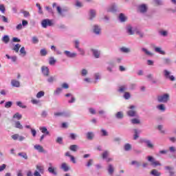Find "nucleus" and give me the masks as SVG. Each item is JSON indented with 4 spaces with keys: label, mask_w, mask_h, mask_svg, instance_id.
Here are the masks:
<instances>
[{
    "label": "nucleus",
    "mask_w": 176,
    "mask_h": 176,
    "mask_svg": "<svg viewBox=\"0 0 176 176\" xmlns=\"http://www.w3.org/2000/svg\"><path fill=\"white\" fill-rule=\"evenodd\" d=\"M97 14V11L94 9L89 10V20H93V19H95L96 16Z\"/></svg>",
    "instance_id": "obj_12"
},
{
    "label": "nucleus",
    "mask_w": 176,
    "mask_h": 176,
    "mask_svg": "<svg viewBox=\"0 0 176 176\" xmlns=\"http://www.w3.org/2000/svg\"><path fill=\"white\" fill-rule=\"evenodd\" d=\"M157 109L158 111H161V112H165L166 111V105L164 104H160L157 106Z\"/></svg>",
    "instance_id": "obj_21"
},
{
    "label": "nucleus",
    "mask_w": 176,
    "mask_h": 176,
    "mask_svg": "<svg viewBox=\"0 0 176 176\" xmlns=\"http://www.w3.org/2000/svg\"><path fill=\"white\" fill-rule=\"evenodd\" d=\"M69 137H70L71 140H76L78 135H76V133H71L69 134Z\"/></svg>",
    "instance_id": "obj_50"
},
{
    "label": "nucleus",
    "mask_w": 176,
    "mask_h": 176,
    "mask_svg": "<svg viewBox=\"0 0 176 176\" xmlns=\"http://www.w3.org/2000/svg\"><path fill=\"white\" fill-rule=\"evenodd\" d=\"M64 54L69 58H75V57L78 56V54H76V52H71L67 50L64 51Z\"/></svg>",
    "instance_id": "obj_8"
},
{
    "label": "nucleus",
    "mask_w": 176,
    "mask_h": 176,
    "mask_svg": "<svg viewBox=\"0 0 176 176\" xmlns=\"http://www.w3.org/2000/svg\"><path fill=\"white\" fill-rule=\"evenodd\" d=\"M163 61L164 63L166 64V65L171 64V59H170V58H164Z\"/></svg>",
    "instance_id": "obj_42"
},
{
    "label": "nucleus",
    "mask_w": 176,
    "mask_h": 176,
    "mask_svg": "<svg viewBox=\"0 0 176 176\" xmlns=\"http://www.w3.org/2000/svg\"><path fill=\"white\" fill-rule=\"evenodd\" d=\"M36 168L39 173H43V166H41V165H37Z\"/></svg>",
    "instance_id": "obj_62"
},
{
    "label": "nucleus",
    "mask_w": 176,
    "mask_h": 176,
    "mask_svg": "<svg viewBox=\"0 0 176 176\" xmlns=\"http://www.w3.org/2000/svg\"><path fill=\"white\" fill-rule=\"evenodd\" d=\"M124 149L126 152H129V151H131V144L126 143L124 146Z\"/></svg>",
    "instance_id": "obj_35"
},
{
    "label": "nucleus",
    "mask_w": 176,
    "mask_h": 176,
    "mask_svg": "<svg viewBox=\"0 0 176 176\" xmlns=\"http://www.w3.org/2000/svg\"><path fill=\"white\" fill-rule=\"evenodd\" d=\"M157 129L162 134H166V131L163 129V125H158Z\"/></svg>",
    "instance_id": "obj_46"
},
{
    "label": "nucleus",
    "mask_w": 176,
    "mask_h": 176,
    "mask_svg": "<svg viewBox=\"0 0 176 176\" xmlns=\"http://www.w3.org/2000/svg\"><path fill=\"white\" fill-rule=\"evenodd\" d=\"M120 52L122 53H130L131 52V50L130 48L126 47H122L120 48Z\"/></svg>",
    "instance_id": "obj_28"
},
{
    "label": "nucleus",
    "mask_w": 176,
    "mask_h": 176,
    "mask_svg": "<svg viewBox=\"0 0 176 176\" xmlns=\"http://www.w3.org/2000/svg\"><path fill=\"white\" fill-rule=\"evenodd\" d=\"M169 151L170 152V153H175L176 148L174 147V146H170L169 147Z\"/></svg>",
    "instance_id": "obj_61"
},
{
    "label": "nucleus",
    "mask_w": 176,
    "mask_h": 176,
    "mask_svg": "<svg viewBox=\"0 0 176 176\" xmlns=\"http://www.w3.org/2000/svg\"><path fill=\"white\" fill-rule=\"evenodd\" d=\"M142 52H144L146 56H153V54L151 52H149L146 48L143 47L142 48Z\"/></svg>",
    "instance_id": "obj_37"
},
{
    "label": "nucleus",
    "mask_w": 176,
    "mask_h": 176,
    "mask_svg": "<svg viewBox=\"0 0 176 176\" xmlns=\"http://www.w3.org/2000/svg\"><path fill=\"white\" fill-rule=\"evenodd\" d=\"M126 30L129 35H134V30H133V26H131V25H128L126 27Z\"/></svg>",
    "instance_id": "obj_14"
},
{
    "label": "nucleus",
    "mask_w": 176,
    "mask_h": 176,
    "mask_svg": "<svg viewBox=\"0 0 176 176\" xmlns=\"http://www.w3.org/2000/svg\"><path fill=\"white\" fill-rule=\"evenodd\" d=\"M77 50H78V52L80 53V54L81 56H85V50L84 49L78 48Z\"/></svg>",
    "instance_id": "obj_60"
},
{
    "label": "nucleus",
    "mask_w": 176,
    "mask_h": 176,
    "mask_svg": "<svg viewBox=\"0 0 176 176\" xmlns=\"http://www.w3.org/2000/svg\"><path fill=\"white\" fill-rule=\"evenodd\" d=\"M71 116V112L69 111H62L63 118H69Z\"/></svg>",
    "instance_id": "obj_38"
},
{
    "label": "nucleus",
    "mask_w": 176,
    "mask_h": 176,
    "mask_svg": "<svg viewBox=\"0 0 176 176\" xmlns=\"http://www.w3.org/2000/svg\"><path fill=\"white\" fill-rule=\"evenodd\" d=\"M50 167L48 168V172L50 174H52L53 175H57V171H56V168H53L52 164H49Z\"/></svg>",
    "instance_id": "obj_15"
},
{
    "label": "nucleus",
    "mask_w": 176,
    "mask_h": 176,
    "mask_svg": "<svg viewBox=\"0 0 176 176\" xmlns=\"http://www.w3.org/2000/svg\"><path fill=\"white\" fill-rule=\"evenodd\" d=\"M50 74V70L49 69V67H45V76H49Z\"/></svg>",
    "instance_id": "obj_55"
},
{
    "label": "nucleus",
    "mask_w": 176,
    "mask_h": 176,
    "mask_svg": "<svg viewBox=\"0 0 176 176\" xmlns=\"http://www.w3.org/2000/svg\"><path fill=\"white\" fill-rule=\"evenodd\" d=\"M16 129H19V130H23V125L20 123V121H16L14 123Z\"/></svg>",
    "instance_id": "obj_33"
},
{
    "label": "nucleus",
    "mask_w": 176,
    "mask_h": 176,
    "mask_svg": "<svg viewBox=\"0 0 176 176\" xmlns=\"http://www.w3.org/2000/svg\"><path fill=\"white\" fill-rule=\"evenodd\" d=\"M87 140H93L94 138V133L93 132H87Z\"/></svg>",
    "instance_id": "obj_36"
},
{
    "label": "nucleus",
    "mask_w": 176,
    "mask_h": 176,
    "mask_svg": "<svg viewBox=\"0 0 176 176\" xmlns=\"http://www.w3.org/2000/svg\"><path fill=\"white\" fill-rule=\"evenodd\" d=\"M157 100L158 102H162L164 104H166L170 100V94H164L161 96H158Z\"/></svg>",
    "instance_id": "obj_1"
},
{
    "label": "nucleus",
    "mask_w": 176,
    "mask_h": 176,
    "mask_svg": "<svg viewBox=\"0 0 176 176\" xmlns=\"http://www.w3.org/2000/svg\"><path fill=\"white\" fill-rule=\"evenodd\" d=\"M92 30L95 35H100L101 34V26L98 25H94L92 27Z\"/></svg>",
    "instance_id": "obj_5"
},
{
    "label": "nucleus",
    "mask_w": 176,
    "mask_h": 176,
    "mask_svg": "<svg viewBox=\"0 0 176 176\" xmlns=\"http://www.w3.org/2000/svg\"><path fill=\"white\" fill-rule=\"evenodd\" d=\"M44 96L45 92L43 91H41L36 94V98H41V97H43Z\"/></svg>",
    "instance_id": "obj_49"
},
{
    "label": "nucleus",
    "mask_w": 176,
    "mask_h": 176,
    "mask_svg": "<svg viewBox=\"0 0 176 176\" xmlns=\"http://www.w3.org/2000/svg\"><path fill=\"white\" fill-rule=\"evenodd\" d=\"M101 133H102V137H107L108 132L105 129H101Z\"/></svg>",
    "instance_id": "obj_57"
},
{
    "label": "nucleus",
    "mask_w": 176,
    "mask_h": 176,
    "mask_svg": "<svg viewBox=\"0 0 176 176\" xmlns=\"http://www.w3.org/2000/svg\"><path fill=\"white\" fill-rule=\"evenodd\" d=\"M91 52L93 53L95 58H100V51L95 49H91Z\"/></svg>",
    "instance_id": "obj_17"
},
{
    "label": "nucleus",
    "mask_w": 176,
    "mask_h": 176,
    "mask_svg": "<svg viewBox=\"0 0 176 176\" xmlns=\"http://www.w3.org/2000/svg\"><path fill=\"white\" fill-rule=\"evenodd\" d=\"M113 64L111 63L107 67V70L109 72H113Z\"/></svg>",
    "instance_id": "obj_48"
},
{
    "label": "nucleus",
    "mask_w": 176,
    "mask_h": 176,
    "mask_svg": "<svg viewBox=\"0 0 176 176\" xmlns=\"http://www.w3.org/2000/svg\"><path fill=\"white\" fill-rule=\"evenodd\" d=\"M160 34L162 36H167L168 35V32L167 30H161Z\"/></svg>",
    "instance_id": "obj_45"
},
{
    "label": "nucleus",
    "mask_w": 176,
    "mask_h": 176,
    "mask_svg": "<svg viewBox=\"0 0 176 176\" xmlns=\"http://www.w3.org/2000/svg\"><path fill=\"white\" fill-rule=\"evenodd\" d=\"M16 105H17L18 107H19L20 108H23V109L27 108V106L23 105V102H20V101L16 102Z\"/></svg>",
    "instance_id": "obj_52"
},
{
    "label": "nucleus",
    "mask_w": 176,
    "mask_h": 176,
    "mask_svg": "<svg viewBox=\"0 0 176 176\" xmlns=\"http://www.w3.org/2000/svg\"><path fill=\"white\" fill-rule=\"evenodd\" d=\"M12 118L13 119H16L17 120H20L23 118V116L20 114V113H16L15 114H14Z\"/></svg>",
    "instance_id": "obj_34"
},
{
    "label": "nucleus",
    "mask_w": 176,
    "mask_h": 176,
    "mask_svg": "<svg viewBox=\"0 0 176 176\" xmlns=\"http://www.w3.org/2000/svg\"><path fill=\"white\" fill-rule=\"evenodd\" d=\"M127 90V85H121L118 87V91L119 93H124Z\"/></svg>",
    "instance_id": "obj_23"
},
{
    "label": "nucleus",
    "mask_w": 176,
    "mask_h": 176,
    "mask_svg": "<svg viewBox=\"0 0 176 176\" xmlns=\"http://www.w3.org/2000/svg\"><path fill=\"white\" fill-rule=\"evenodd\" d=\"M47 82H48V83H53V82H54V76H50L47 79Z\"/></svg>",
    "instance_id": "obj_59"
},
{
    "label": "nucleus",
    "mask_w": 176,
    "mask_h": 176,
    "mask_svg": "<svg viewBox=\"0 0 176 176\" xmlns=\"http://www.w3.org/2000/svg\"><path fill=\"white\" fill-rule=\"evenodd\" d=\"M34 149H36V151H38L40 153L43 152V146H42L39 144L34 145Z\"/></svg>",
    "instance_id": "obj_31"
},
{
    "label": "nucleus",
    "mask_w": 176,
    "mask_h": 176,
    "mask_svg": "<svg viewBox=\"0 0 176 176\" xmlns=\"http://www.w3.org/2000/svg\"><path fill=\"white\" fill-rule=\"evenodd\" d=\"M63 92V88L61 87H58L56 89V90L54 91V96H60L61 93Z\"/></svg>",
    "instance_id": "obj_27"
},
{
    "label": "nucleus",
    "mask_w": 176,
    "mask_h": 176,
    "mask_svg": "<svg viewBox=\"0 0 176 176\" xmlns=\"http://www.w3.org/2000/svg\"><path fill=\"white\" fill-rule=\"evenodd\" d=\"M80 42H79V40H76L74 41V47L76 49H80V47H79V45H80Z\"/></svg>",
    "instance_id": "obj_53"
},
{
    "label": "nucleus",
    "mask_w": 176,
    "mask_h": 176,
    "mask_svg": "<svg viewBox=\"0 0 176 176\" xmlns=\"http://www.w3.org/2000/svg\"><path fill=\"white\" fill-rule=\"evenodd\" d=\"M151 175H153V176H161L162 175V173L159 172L156 169H153L151 171Z\"/></svg>",
    "instance_id": "obj_26"
},
{
    "label": "nucleus",
    "mask_w": 176,
    "mask_h": 176,
    "mask_svg": "<svg viewBox=\"0 0 176 176\" xmlns=\"http://www.w3.org/2000/svg\"><path fill=\"white\" fill-rule=\"evenodd\" d=\"M136 34H137V35H139L140 38H142L144 36V32H141L140 30H137L136 31Z\"/></svg>",
    "instance_id": "obj_58"
},
{
    "label": "nucleus",
    "mask_w": 176,
    "mask_h": 176,
    "mask_svg": "<svg viewBox=\"0 0 176 176\" xmlns=\"http://www.w3.org/2000/svg\"><path fill=\"white\" fill-rule=\"evenodd\" d=\"M165 170L166 171H168L169 173V176H175V171H174V167L170 166H166L164 167Z\"/></svg>",
    "instance_id": "obj_10"
},
{
    "label": "nucleus",
    "mask_w": 176,
    "mask_h": 176,
    "mask_svg": "<svg viewBox=\"0 0 176 176\" xmlns=\"http://www.w3.org/2000/svg\"><path fill=\"white\" fill-rule=\"evenodd\" d=\"M18 156H21L23 159H25V160H27V159H28V156L27 155V153H19Z\"/></svg>",
    "instance_id": "obj_44"
},
{
    "label": "nucleus",
    "mask_w": 176,
    "mask_h": 176,
    "mask_svg": "<svg viewBox=\"0 0 176 176\" xmlns=\"http://www.w3.org/2000/svg\"><path fill=\"white\" fill-rule=\"evenodd\" d=\"M107 156H109V151H104L102 154V159H107Z\"/></svg>",
    "instance_id": "obj_43"
},
{
    "label": "nucleus",
    "mask_w": 176,
    "mask_h": 176,
    "mask_svg": "<svg viewBox=\"0 0 176 176\" xmlns=\"http://www.w3.org/2000/svg\"><path fill=\"white\" fill-rule=\"evenodd\" d=\"M144 143L146 144V146L150 149H153V144L151 140H144Z\"/></svg>",
    "instance_id": "obj_19"
},
{
    "label": "nucleus",
    "mask_w": 176,
    "mask_h": 176,
    "mask_svg": "<svg viewBox=\"0 0 176 176\" xmlns=\"http://www.w3.org/2000/svg\"><path fill=\"white\" fill-rule=\"evenodd\" d=\"M118 20L120 23H126L127 21V16L123 13H120L118 16Z\"/></svg>",
    "instance_id": "obj_13"
},
{
    "label": "nucleus",
    "mask_w": 176,
    "mask_h": 176,
    "mask_svg": "<svg viewBox=\"0 0 176 176\" xmlns=\"http://www.w3.org/2000/svg\"><path fill=\"white\" fill-rule=\"evenodd\" d=\"M75 6H76L77 8H83V4L82 3V2L77 0L76 1Z\"/></svg>",
    "instance_id": "obj_54"
},
{
    "label": "nucleus",
    "mask_w": 176,
    "mask_h": 176,
    "mask_svg": "<svg viewBox=\"0 0 176 176\" xmlns=\"http://www.w3.org/2000/svg\"><path fill=\"white\" fill-rule=\"evenodd\" d=\"M138 9L140 13H146L148 12V6L146 4H141L138 6Z\"/></svg>",
    "instance_id": "obj_7"
},
{
    "label": "nucleus",
    "mask_w": 176,
    "mask_h": 176,
    "mask_svg": "<svg viewBox=\"0 0 176 176\" xmlns=\"http://www.w3.org/2000/svg\"><path fill=\"white\" fill-rule=\"evenodd\" d=\"M54 25V21L49 19H45V28L46 27H53Z\"/></svg>",
    "instance_id": "obj_11"
},
{
    "label": "nucleus",
    "mask_w": 176,
    "mask_h": 176,
    "mask_svg": "<svg viewBox=\"0 0 176 176\" xmlns=\"http://www.w3.org/2000/svg\"><path fill=\"white\" fill-rule=\"evenodd\" d=\"M131 123L132 124H140L141 123V120L138 118H133L131 120Z\"/></svg>",
    "instance_id": "obj_32"
},
{
    "label": "nucleus",
    "mask_w": 176,
    "mask_h": 176,
    "mask_svg": "<svg viewBox=\"0 0 176 176\" xmlns=\"http://www.w3.org/2000/svg\"><path fill=\"white\" fill-rule=\"evenodd\" d=\"M147 160L150 162H151V166H153V167H157V166H162V164L159 161H156V160L154 159L152 156H148Z\"/></svg>",
    "instance_id": "obj_4"
},
{
    "label": "nucleus",
    "mask_w": 176,
    "mask_h": 176,
    "mask_svg": "<svg viewBox=\"0 0 176 176\" xmlns=\"http://www.w3.org/2000/svg\"><path fill=\"white\" fill-rule=\"evenodd\" d=\"M123 97L125 100H130L131 95L129 92H125Z\"/></svg>",
    "instance_id": "obj_47"
},
{
    "label": "nucleus",
    "mask_w": 176,
    "mask_h": 176,
    "mask_svg": "<svg viewBox=\"0 0 176 176\" xmlns=\"http://www.w3.org/2000/svg\"><path fill=\"white\" fill-rule=\"evenodd\" d=\"M56 10L58 12V14H59V16H61L62 17H64V14L63 12H65V10L64 9H61V7L60 6H57L56 7Z\"/></svg>",
    "instance_id": "obj_22"
},
{
    "label": "nucleus",
    "mask_w": 176,
    "mask_h": 176,
    "mask_svg": "<svg viewBox=\"0 0 176 176\" xmlns=\"http://www.w3.org/2000/svg\"><path fill=\"white\" fill-rule=\"evenodd\" d=\"M163 75L166 79H168L171 82L175 81V77L173 75H171V72L167 70V69H164L163 71Z\"/></svg>",
    "instance_id": "obj_3"
},
{
    "label": "nucleus",
    "mask_w": 176,
    "mask_h": 176,
    "mask_svg": "<svg viewBox=\"0 0 176 176\" xmlns=\"http://www.w3.org/2000/svg\"><path fill=\"white\" fill-rule=\"evenodd\" d=\"M2 41L3 42H4V43H9V41H10V38H9V36L6 35L3 37Z\"/></svg>",
    "instance_id": "obj_41"
},
{
    "label": "nucleus",
    "mask_w": 176,
    "mask_h": 176,
    "mask_svg": "<svg viewBox=\"0 0 176 176\" xmlns=\"http://www.w3.org/2000/svg\"><path fill=\"white\" fill-rule=\"evenodd\" d=\"M61 89H69V85H68V83L67 82H63L62 85H61Z\"/></svg>",
    "instance_id": "obj_51"
},
{
    "label": "nucleus",
    "mask_w": 176,
    "mask_h": 176,
    "mask_svg": "<svg viewBox=\"0 0 176 176\" xmlns=\"http://www.w3.org/2000/svg\"><path fill=\"white\" fill-rule=\"evenodd\" d=\"M155 53H159V54H162L163 56H164V54H166V52L163 51L162 50V47H155Z\"/></svg>",
    "instance_id": "obj_20"
},
{
    "label": "nucleus",
    "mask_w": 176,
    "mask_h": 176,
    "mask_svg": "<svg viewBox=\"0 0 176 176\" xmlns=\"http://www.w3.org/2000/svg\"><path fill=\"white\" fill-rule=\"evenodd\" d=\"M56 142L57 144H60L61 145V144H63V138L61 137L57 138Z\"/></svg>",
    "instance_id": "obj_64"
},
{
    "label": "nucleus",
    "mask_w": 176,
    "mask_h": 176,
    "mask_svg": "<svg viewBox=\"0 0 176 176\" xmlns=\"http://www.w3.org/2000/svg\"><path fill=\"white\" fill-rule=\"evenodd\" d=\"M60 168L65 172H67L69 170V167H68V165H67L66 163H63L61 164Z\"/></svg>",
    "instance_id": "obj_29"
},
{
    "label": "nucleus",
    "mask_w": 176,
    "mask_h": 176,
    "mask_svg": "<svg viewBox=\"0 0 176 176\" xmlns=\"http://www.w3.org/2000/svg\"><path fill=\"white\" fill-rule=\"evenodd\" d=\"M20 47H21V45L16 44L14 46L12 50H14L16 53H19V51L20 50Z\"/></svg>",
    "instance_id": "obj_39"
},
{
    "label": "nucleus",
    "mask_w": 176,
    "mask_h": 176,
    "mask_svg": "<svg viewBox=\"0 0 176 176\" xmlns=\"http://www.w3.org/2000/svg\"><path fill=\"white\" fill-rule=\"evenodd\" d=\"M107 171L109 175H112L113 174V171H115V168L113 167V165L109 164L108 165Z\"/></svg>",
    "instance_id": "obj_16"
},
{
    "label": "nucleus",
    "mask_w": 176,
    "mask_h": 176,
    "mask_svg": "<svg viewBox=\"0 0 176 176\" xmlns=\"http://www.w3.org/2000/svg\"><path fill=\"white\" fill-rule=\"evenodd\" d=\"M89 72H87V69H82L81 71V75L82 76H86Z\"/></svg>",
    "instance_id": "obj_56"
},
{
    "label": "nucleus",
    "mask_w": 176,
    "mask_h": 176,
    "mask_svg": "<svg viewBox=\"0 0 176 176\" xmlns=\"http://www.w3.org/2000/svg\"><path fill=\"white\" fill-rule=\"evenodd\" d=\"M69 149H70L72 152H77L78 149H79V146L76 144H72L69 146Z\"/></svg>",
    "instance_id": "obj_24"
},
{
    "label": "nucleus",
    "mask_w": 176,
    "mask_h": 176,
    "mask_svg": "<svg viewBox=\"0 0 176 176\" xmlns=\"http://www.w3.org/2000/svg\"><path fill=\"white\" fill-rule=\"evenodd\" d=\"M57 63V60L54 58V57L52 56L49 58V64L50 65H54Z\"/></svg>",
    "instance_id": "obj_30"
},
{
    "label": "nucleus",
    "mask_w": 176,
    "mask_h": 176,
    "mask_svg": "<svg viewBox=\"0 0 176 176\" xmlns=\"http://www.w3.org/2000/svg\"><path fill=\"white\" fill-rule=\"evenodd\" d=\"M135 108V106L134 105H131L129 107V111H126V115L127 116H129V118H138V113H137V111L135 110H134V109Z\"/></svg>",
    "instance_id": "obj_2"
},
{
    "label": "nucleus",
    "mask_w": 176,
    "mask_h": 176,
    "mask_svg": "<svg viewBox=\"0 0 176 176\" xmlns=\"http://www.w3.org/2000/svg\"><path fill=\"white\" fill-rule=\"evenodd\" d=\"M94 163V160H93V159H89L85 166L86 167H91Z\"/></svg>",
    "instance_id": "obj_40"
},
{
    "label": "nucleus",
    "mask_w": 176,
    "mask_h": 176,
    "mask_svg": "<svg viewBox=\"0 0 176 176\" xmlns=\"http://www.w3.org/2000/svg\"><path fill=\"white\" fill-rule=\"evenodd\" d=\"M107 12L116 13V12H118V6H116V4H111L110 6L107 7Z\"/></svg>",
    "instance_id": "obj_6"
},
{
    "label": "nucleus",
    "mask_w": 176,
    "mask_h": 176,
    "mask_svg": "<svg viewBox=\"0 0 176 176\" xmlns=\"http://www.w3.org/2000/svg\"><path fill=\"white\" fill-rule=\"evenodd\" d=\"M115 116L116 119L122 120L124 118V114L123 113V111H118L115 114Z\"/></svg>",
    "instance_id": "obj_18"
},
{
    "label": "nucleus",
    "mask_w": 176,
    "mask_h": 176,
    "mask_svg": "<svg viewBox=\"0 0 176 176\" xmlns=\"http://www.w3.org/2000/svg\"><path fill=\"white\" fill-rule=\"evenodd\" d=\"M12 102H10V101L7 102H6L5 108H10V107H12Z\"/></svg>",
    "instance_id": "obj_63"
},
{
    "label": "nucleus",
    "mask_w": 176,
    "mask_h": 176,
    "mask_svg": "<svg viewBox=\"0 0 176 176\" xmlns=\"http://www.w3.org/2000/svg\"><path fill=\"white\" fill-rule=\"evenodd\" d=\"M133 140L134 141H137L138 139L140 138V134L141 133V130L138 129H133Z\"/></svg>",
    "instance_id": "obj_9"
},
{
    "label": "nucleus",
    "mask_w": 176,
    "mask_h": 176,
    "mask_svg": "<svg viewBox=\"0 0 176 176\" xmlns=\"http://www.w3.org/2000/svg\"><path fill=\"white\" fill-rule=\"evenodd\" d=\"M11 85L14 87H20V82H19L17 80H12Z\"/></svg>",
    "instance_id": "obj_25"
}]
</instances>
